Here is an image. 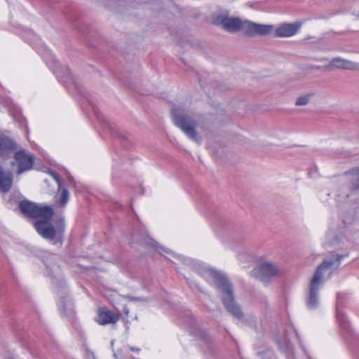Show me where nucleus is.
<instances>
[{
	"label": "nucleus",
	"mask_w": 359,
	"mask_h": 359,
	"mask_svg": "<svg viewBox=\"0 0 359 359\" xmlns=\"http://www.w3.org/2000/svg\"><path fill=\"white\" fill-rule=\"evenodd\" d=\"M19 208L22 214L29 218L39 219L34 224L38 233L43 238L53 240L55 238L62 242V236L65 231V219L62 216L55 217L53 224L51 220L54 215L53 209L49 205L41 206L28 201H22Z\"/></svg>",
	"instance_id": "1"
},
{
	"label": "nucleus",
	"mask_w": 359,
	"mask_h": 359,
	"mask_svg": "<svg viewBox=\"0 0 359 359\" xmlns=\"http://www.w3.org/2000/svg\"><path fill=\"white\" fill-rule=\"evenodd\" d=\"M217 288L222 292V302L225 308L237 318H241L243 316L240 306L236 303L232 285L229 280L223 276L217 278Z\"/></svg>",
	"instance_id": "2"
},
{
	"label": "nucleus",
	"mask_w": 359,
	"mask_h": 359,
	"mask_svg": "<svg viewBox=\"0 0 359 359\" xmlns=\"http://www.w3.org/2000/svg\"><path fill=\"white\" fill-rule=\"evenodd\" d=\"M333 264L332 261H323L317 268L309 285V294L306 300L307 306L314 309L318 306V292L323 283V271Z\"/></svg>",
	"instance_id": "3"
},
{
	"label": "nucleus",
	"mask_w": 359,
	"mask_h": 359,
	"mask_svg": "<svg viewBox=\"0 0 359 359\" xmlns=\"http://www.w3.org/2000/svg\"><path fill=\"white\" fill-rule=\"evenodd\" d=\"M171 114L175 125L181 128L189 137L196 141V123L188 116L180 115L177 109H172Z\"/></svg>",
	"instance_id": "4"
},
{
	"label": "nucleus",
	"mask_w": 359,
	"mask_h": 359,
	"mask_svg": "<svg viewBox=\"0 0 359 359\" xmlns=\"http://www.w3.org/2000/svg\"><path fill=\"white\" fill-rule=\"evenodd\" d=\"M14 159L13 165L17 166L18 175L29 171L34 167L35 160L34 155L25 149L17 151L14 154Z\"/></svg>",
	"instance_id": "5"
},
{
	"label": "nucleus",
	"mask_w": 359,
	"mask_h": 359,
	"mask_svg": "<svg viewBox=\"0 0 359 359\" xmlns=\"http://www.w3.org/2000/svg\"><path fill=\"white\" fill-rule=\"evenodd\" d=\"M272 30L273 27L271 25L256 24L250 21H244L242 27L243 33L249 36H265L269 34Z\"/></svg>",
	"instance_id": "6"
},
{
	"label": "nucleus",
	"mask_w": 359,
	"mask_h": 359,
	"mask_svg": "<svg viewBox=\"0 0 359 359\" xmlns=\"http://www.w3.org/2000/svg\"><path fill=\"white\" fill-rule=\"evenodd\" d=\"M302 25V22L294 23H284L278 27L275 30V35L278 37H290L297 33Z\"/></svg>",
	"instance_id": "7"
},
{
	"label": "nucleus",
	"mask_w": 359,
	"mask_h": 359,
	"mask_svg": "<svg viewBox=\"0 0 359 359\" xmlns=\"http://www.w3.org/2000/svg\"><path fill=\"white\" fill-rule=\"evenodd\" d=\"M119 320V315L105 308H100L97 310L96 322L101 325L114 324Z\"/></svg>",
	"instance_id": "8"
},
{
	"label": "nucleus",
	"mask_w": 359,
	"mask_h": 359,
	"mask_svg": "<svg viewBox=\"0 0 359 359\" xmlns=\"http://www.w3.org/2000/svg\"><path fill=\"white\" fill-rule=\"evenodd\" d=\"M215 23L222 25L229 32H236L242 31L243 22L238 18H222L220 20L217 19Z\"/></svg>",
	"instance_id": "9"
},
{
	"label": "nucleus",
	"mask_w": 359,
	"mask_h": 359,
	"mask_svg": "<svg viewBox=\"0 0 359 359\" xmlns=\"http://www.w3.org/2000/svg\"><path fill=\"white\" fill-rule=\"evenodd\" d=\"M53 176L58 184V191L55 196V203L59 207L64 208L69 201V192L67 188L61 187V180L56 174H53Z\"/></svg>",
	"instance_id": "10"
},
{
	"label": "nucleus",
	"mask_w": 359,
	"mask_h": 359,
	"mask_svg": "<svg viewBox=\"0 0 359 359\" xmlns=\"http://www.w3.org/2000/svg\"><path fill=\"white\" fill-rule=\"evenodd\" d=\"M13 174L10 171H5L0 168V191L8 192L12 186Z\"/></svg>",
	"instance_id": "11"
},
{
	"label": "nucleus",
	"mask_w": 359,
	"mask_h": 359,
	"mask_svg": "<svg viewBox=\"0 0 359 359\" xmlns=\"http://www.w3.org/2000/svg\"><path fill=\"white\" fill-rule=\"evenodd\" d=\"M261 273V278L263 281H267L270 278L274 276L278 273V269L270 263H262L259 269Z\"/></svg>",
	"instance_id": "12"
},
{
	"label": "nucleus",
	"mask_w": 359,
	"mask_h": 359,
	"mask_svg": "<svg viewBox=\"0 0 359 359\" xmlns=\"http://www.w3.org/2000/svg\"><path fill=\"white\" fill-rule=\"evenodd\" d=\"M16 145L6 137L0 135V157L7 156L11 151L15 150Z\"/></svg>",
	"instance_id": "13"
},
{
	"label": "nucleus",
	"mask_w": 359,
	"mask_h": 359,
	"mask_svg": "<svg viewBox=\"0 0 359 359\" xmlns=\"http://www.w3.org/2000/svg\"><path fill=\"white\" fill-rule=\"evenodd\" d=\"M332 68L353 70L357 68V65L351 61L339 57L333 58L330 64Z\"/></svg>",
	"instance_id": "14"
},
{
	"label": "nucleus",
	"mask_w": 359,
	"mask_h": 359,
	"mask_svg": "<svg viewBox=\"0 0 359 359\" xmlns=\"http://www.w3.org/2000/svg\"><path fill=\"white\" fill-rule=\"evenodd\" d=\"M309 98H310L309 95L299 97L296 101V105L301 106V105L306 104L309 100Z\"/></svg>",
	"instance_id": "15"
},
{
	"label": "nucleus",
	"mask_w": 359,
	"mask_h": 359,
	"mask_svg": "<svg viewBox=\"0 0 359 359\" xmlns=\"http://www.w3.org/2000/svg\"><path fill=\"white\" fill-rule=\"evenodd\" d=\"M130 350L134 352H139L140 351L138 348L130 347Z\"/></svg>",
	"instance_id": "16"
},
{
	"label": "nucleus",
	"mask_w": 359,
	"mask_h": 359,
	"mask_svg": "<svg viewBox=\"0 0 359 359\" xmlns=\"http://www.w3.org/2000/svg\"><path fill=\"white\" fill-rule=\"evenodd\" d=\"M155 243H156V242L154 240H151V242L150 243V245L154 246V247H156Z\"/></svg>",
	"instance_id": "17"
},
{
	"label": "nucleus",
	"mask_w": 359,
	"mask_h": 359,
	"mask_svg": "<svg viewBox=\"0 0 359 359\" xmlns=\"http://www.w3.org/2000/svg\"><path fill=\"white\" fill-rule=\"evenodd\" d=\"M341 258H342V257H339H339H338V258H337V261H338V262H339V261H340V259H341Z\"/></svg>",
	"instance_id": "18"
}]
</instances>
